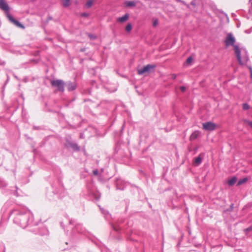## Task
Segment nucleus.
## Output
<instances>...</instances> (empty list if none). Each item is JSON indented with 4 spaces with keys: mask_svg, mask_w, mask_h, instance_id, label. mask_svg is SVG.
Masks as SVG:
<instances>
[{
    "mask_svg": "<svg viewBox=\"0 0 252 252\" xmlns=\"http://www.w3.org/2000/svg\"><path fill=\"white\" fill-rule=\"evenodd\" d=\"M10 215L13 217V222L23 228L33 224V215L26 208L14 209L11 211Z\"/></svg>",
    "mask_w": 252,
    "mask_h": 252,
    "instance_id": "1",
    "label": "nucleus"
},
{
    "mask_svg": "<svg viewBox=\"0 0 252 252\" xmlns=\"http://www.w3.org/2000/svg\"><path fill=\"white\" fill-rule=\"evenodd\" d=\"M52 193L54 196L51 198L50 195L48 196L49 199L50 200H55L57 199L61 198L64 193V189L63 186L60 181L57 180L52 184Z\"/></svg>",
    "mask_w": 252,
    "mask_h": 252,
    "instance_id": "2",
    "label": "nucleus"
},
{
    "mask_svg": "<svg viewBox=\"0 0 252 252\" xmlns=\"http://www.w3.org/2000/svg\"><path fill=\"white\" fill-rule=\"evenodd\" d=\"M235 53L238 62L240 65H246L247 67L248 66H251L248 63L250 59L247 52H246L245 55H243L242 57L241 56V50L239 46H236L235 47Z\"/></svg>",
    "mask_w": 252,
    "mask_h": 252,
    "instance_id": "3",
    "label": "nucleus"
},
{
    "mask_svg": "<svg viewBox=\"0 0 252 252\" xmlns=\"http://www.w3.org/2000/svg\"><path fill=\"white\" fill-rule=\"evenodd\" d=\"M51 84L52 87L57 89V91L62 93L64 91L65 82L61 79H56L51 81Z\"/></svg>",
    "mask_w": 252,
    "mask_h": 252,
    "instance_id": "4",
    "label": "nucleus"
},
{
    "mask_svg": "<svg viewBox=\"0 0 252 252\" xmlns=\"http://www.w3.org/2000/svg\"><path fill=\"white\" fill-rule=\"evenodd\" d=\"M235 42V38L233 34L231 33H228L224 41L225 46L227 47L229 46H232L233 47L234 50H235V47L238 46L237 45L234 44Z\"/></svg>",
    "mask_w": 252,
    "mask_h": 252,
    "instance_id": "5",
    "label": "nucleus"
},
{
    "mask_svg": "<svg viewBox=\"0 0 252 252\" xmlns=\"http://www.w3.org/2000/svg\"><path fill=\"white\" fill-rule=\"evenodd\" d=\"M156 67V65L155 64H147V65L144 66L142 68L138 69V74L139 75H142L146 72L149 73L151 71V69L155 68Z\"/></svg>",
    "mask_w": 252,
    "mask_h": 252,
    "instance_id": "6",
    "label": "nucleus"
},
{
    "mask_svg": "<svg viewBox=\"0 0 252 252\" xmlns=\"http://www.w3.org/2000/svg\"><path fill=\"white\" fill-rule=\"evenodd\" d=\"M72 232L73 235H75L76 233L85 234L86 229L84 227H83L82 224L77 223L75 225L74 228L72 229Z\"/></svg>",
    "mask_w": 252,
    "mask_h": 252,
    "instance_id": "7",
    "label": "nucleus"
},
{
    "mask_svg": "<svg viewBox=\"0 0 252 252\" xmlns=\"http://www.w3.org/2000/svg\"><path fill=\"white\" fill-rule=\"evenodd\" d=\"M203 128L205 130L213 131L215 130L216 127V125L212 122H207L202 124Z\"/></svg>",
    "mask_w": 252,
    "mask_h": 252,
    "instance_id": "8",
    "label": "nucleus"
},
{
    "mask_svg": "<svg viewBox=\"0 0 252 252\" xmlns=\"http://www.w3.org/2000/svg\"><path fill=\"white\" fill-rule=\"evenodd\" d=\"M65 147L67 148H70L74 151L78 152L80 150V147L76 143L67 140L65 144Z\"/></svg>",
    "mask_w": 252,
    "mask_h": 252,
    "instance_id": "9",
    "label": "nucleus"
},
{
    "mask_svg": "<svg viewBox=\"0 0 252 252\" xmlns=\"http://www.w3.org/2000/svg\"><path fill=\"white\" fill-rule=\"evenodd\" d=\"M6 17L10 22L13 23L14 25H15L17 27H19V28H20L22 29L25 28V27L24 26V25L22 24H21V23H20L18 20L14 19L10 13H6Z\"/></svg>",
    "mask_w": 252,
    "mask_h": 252,
    "instance_id": "10",
    "label": "nucleus"
},
{
    "mask_svg": "<svg viewBox=\"0 0 252 252\" xmlns=\"http://www.w3.org/2000/svg\"><path fill=\"white\" fill-rule=\"evenodd\" d=\"M116 189L123 190L126 187V183L121 179L118 178L115 180Z\"/></svg>",
    "mask_w": 252,
    "mask_h": 252,
    "instance_id": "11",
    "label": "nucleus"
},
{
    "mask_svg": "<svg viewBox=\"0 0 252 252\" xmlns=\"http://www.w3.org/2000/svg\"><path fill=\"white\" fill-rule=\"evenodd\" d=\"M65 86L66 87L67 89L69 92L73 91L77 88L76 83L75 82H71L70 81L65 82Z\"/></svg>",
    "mask_w": 252,
    "mask_h": 252,
    "instance_id": "12",
    "label": "nucleus"
},
{
    "mask_svg": "<svg viewBox=\"0 0 252 252\" xmlns=\"http://www.w3.org/2000/svg\"><path fill=\"white\" fill-rule=\"evenodd\" d=\"M0 8L4 10L5 12V14L6 13H9V7L8 5L4 1V0H0Z\"/></svg>",
    "mask_w": 252,
    "mask_h": 252,
    "instance_id": "13",
    "label": "nucleus"
},
{
    "mask_svg": "<svg viewBox=\"0 0 252 252\" xmlns=\"http://www.w3.org/2000/svg\"><path fill=\"white\" fill-rule=\"evenodd\" d=\"M201 155H203V154H200L199 156L194 158L193 164L195 166H199L202 161V158L201 157Z\"/></svg>",
    "mask_w": 252,
    "mask_h": 252,
    "instance_id": "14",
    "label": "nucleus"
},
{
    "mask_svg": "<svg viewBox=\"0 0 252 252\" xmlns=\"http://www.w3.org/2000/svg\"><path fill=\"white\" fill-rule=\"evenodd\" d=\"M128 17L129 14L128 13H126L123 16L118 18L117 21L118 22L124 23L128 19Z\"/></svg>",
    "mask_w": 252,
    "mask_h": 252,
    "instance_id": "15",
    "label": "nucleus"
},
{
    "mask_svg": "<svg viewBox=\"0 0 252 252\" xmlns=\"http://www.w3.org/2000/svg\"><path fill=\"white\" fill-rule=\"evenodd\" d=\"M251 5L249 9V12L247 14V18L248 19L252 20V0H249Z\"/></svg>",
    "mask_w": 252,
    "mask_h": 252,
    "instance_id": "16",
    "label": "nucleus"
},
{
    "mask_svg": "<svg viewBox=\"0 0 252 252\" xmlns=\"http://www.w3.org/2000/svg\"><path fill=\"white\" fill-rule=\"evenodd\" d=\"M199 135V132L198 131H195L192 133L190 136V140L191 141L195 140Z\"/></svg>",
    "mask_w": 252,
    "mask_h": 252,
    "instance_id": "17",
    "label": "nucleus"
},
{
    "mask_svg": "<svg viewBox=\"0 0 252 252\" xmlns=\"http://www.w3.org/2000/svg\"><path fill=\"white\" fill-rule=\"evenodd\" d=\"M237 177H233L231 179L228 181V184L229 186H233L237 182Z\"/></svg>",
    "mask_w": 252,
    "mask_h": 252,
    "instance_id": "18",
    "label": "nucleus"
},
{
    "mask_svg": "<svg viewBox=\"0 0 252 252\" xmlns=\"http://www.w3.org/2000/svg\"><path fill=\"white\" fill-rule=\"evenodd\" d=\"M11 205V202L10 201H7L6 202L4 205L3 206L1 211H3L4 212H5L8 208Z\"/></svg>",
    "mask_w": 252,
    "mask_h": 252,
    "instance_id": "19",
    "label": "nucleus"
},
{
    "mask_svg": "<svg viewBox=\"0 0 252 252\" xmlns=\"http://www.w3.org/2000/svg\"><path fill=\"white\" fill-rule=\"evenodd\" d=\"M125 4L127 7H134L136 5V2L133 1H126Z\"/></svg>",
    "mask_w": 252,
    "mask_h": 252,
    "instance_id": "20",
    "label": "nucleus"
},
{
    "mask_svg": "<svg viewBox=\"0 0 252 252\" xmlns=\"http://www.w3.org/2000/svg\"><path fill=\"white\" fill-rule=\"evenodd\" d=\"M131 30H132V25L130 23H128L126 27V32H129L131 31Z\"/></svg>",
    "mask_w": 252,
    "mask_h": 252,
    "instance_id": "21",
    "label": "nucleus"
},
{
    "mask_svg": "<svg viewBox=\"0 0 252 252\" xmlns=\"http://www.w3.org/2000/svg\"><path fill=\"white\" fill-rule=\"evenodd\" d=\"M93 0H89L86 2V5L88 8H90L93 5Z\"/></svg>",
    "mask_w": 252,
    "mask_h": 252,
    "instance_id": "22",
    "label": "nucleus"
},
{
    "mask_svg": "<svg viewBox=\"0 0 252 252\" xmlns=\"http://www.w3.org/2000/svg\"><path fill=\"white\" fill-rule=\"evenodd\" d=\"M70 0H63V5L64 7H68L69 5Z\"/></svg>",
    "mask_w": 252,
    "mask_h": 252,
    "instance_id": "23",
    "label": "nucleus"
},
{
    "mask_svg": "<svg viewBox=\"0 0 252 252\" xmlns=\"http://www.w3.org/2000/svg\"><path fill=\"white\" fill-rule=\"evenodd\" d=\"M247 181V179L246 178H244L242 179L239 180L237 184L238 186L241 185L242 184H243L244 183L246 182Z\"/></svg>",
    "mask_w": 252,
    "mask_h": 252,
    "instance_id": "24",
    "label": "nucleus"
},
{
    "mask_svg": "<svg viewBox=\"0 0 252 252\" xmlns=\"http://www.w3.org/2000/svg\"><path fill=\"white\" fill-rule=\"evenodd\" d=\"M242 108L244 110H247L250 108V106L248 103H245L243 104Z\"/></svg>",
    "mask_w": 252,
    "mask_h": 252,
    "instance_id": "25",
    "label": "nucleus"
},
{
    "mask_svg": "<svg viewBox=\"0 0 252 252\" xmlns=\"http://www.w3.org/2000/svg\"><path fill=\"white\" fill-rule=\"evenodd\" d=\"M190 4L191 5L195 7L196 6L198 5V2H197V0H193L192 1H191Z\"/></svg>",
    "mask_w": 252,
    "mask_h": 252,
    "instance_id": "26",
    "label": "nucleus"
},
{
    "mask_svg": "<svg viewBox=\"0 0 252 252\" xmlns=\"http://www.w3.org/2000/svg\"><path fill=\"white\" fill-rule=\"evenodd\" d=\"M243 121L245 123L248 124L252 128V121H249L247 119H244Z\"/></svg>",
    "mask_w": 252,
    "mask_h": 252,
    "instance_id": "27",
    "label": "nucleus"
},
{
    "mask_svg": "<svg viewBox=\"0 0 252 252\" xmlns=\"http://www.w3.org/2000/svg\"><path fill=\"white\" fill-rule=\"evenodd\" d=\"M6 186V183L4 181L0 178V186L1 187H4Z\"/></svg>",
    "mask_w": 252,
    "mask_h": 252,
    "instance_id": "28",
    "label": "nucleus"
},
{
    "mask_svg": "<svg viewBox=\"0 0 252 252\" xmlns=\"http://www.w3.org/2000/svg\"><path fill=\"white\" fill-rule=\"evenodd\" d=\"M5 247L3 243H0V252H4Z\"/></svg>",
    "mask_w": 252,
    "mask_h": 252,
    "instance_id": "29",
    "label": "nucleus"
},
{
    "mask_svg": "<svg viewBox=\"0 0 252 252\" xmlns=\"http://www.w3.org/2000/svg\"><path fill=\"white\" fill-rule=\"evenodd\" d=\"M233 208H234V204H231L230 205V206H229V208H228V209H227V211H229V212H231V211H233Z\"/></svg>",
    "mask_w": 252,
    "mask_h": 252,
    "instance_id": "30",
    "label": "nucleus"
},
{
    "mask_svg": "<svg viewBox=\"0 0 252 252\" xmlns=\"http://www.w3.org/2000/svg\"><path fill=\"white\" fill-rule=\"evenodd\" d=\"M252 231V226H250L249 227L245 229V232L247 233L248 232H250Z\"/></svg>",
    "mask_w": 252,
    "mask_h": 252,
    "instance_id": "31",
    "label": "nucleus"
},
{
    "mask_svg": "<svg viewBox=\"0 0 252 252\" xmlns=\"http://www.w3.org/2000/svg\"><path fill=\"white\" fill-rule=\"evenodd\" d=\"M192 57H189L187 59V61H186V63H190L192 62Z\"/></svg>",
    "mask_w": 252,
    "mask_h": 252,
    "instance_id": "32",
    "label": "nucleus"
},
{
    "mask_svg": "<svg viewBox=\"0 0 252 252\" xmlns=\"http://www.w3.org/2000/svg\"><path fill=\"white\" fill-rule=\"evenodd\" d=\"M81 15L82 17H88V16H89V13L84 12V13H81Z\"/></svg>",
    "mask_w": 252,
    "mask_h": 252,
    "instance_id": "33",
    "label": "nucleus"
},
{
    "mask_svg": "<svg viewBox=\"0 0 252 252\" xmlns=\"http://www.w3.org/2000/svg\"><path fill=\"white\" fill-rule=\"evenodd\" d=\"M112 227L113 228V229L115 230L116 231H119V230H120L119 228H118L117 227H116L114 225H112Z\"/></svg>",
    "mask_w": 252,
    "mask_h": 252,
    "instance_id": "34",
    "label": "nucleus"
},
{
    "mask_svg": "<svg viewBox=\"0 0 252 252\" xmlns=\"http://www.w3.org/2000/svg\"><path fill=\"white\" fill-rule=\"evenodd\" d=\"M248 68L249 69L251 73V77L252 78V66H248Z\"/></svg>",
    "mask_w": 252,
    "mask_h": 252,
    "instance_id": "35",
    "label": "nucleus"
},
{
    "mask_svg": "<svg viewBox=\"0 0 252 252\" xmlns=\"http://www.w3.org/2000/svg\"><path fill=\"white\" fill-rule=\"evenodd\" d=\"M180 90L182 92H184L186 90V88L185 86H181Z\"/></svg>",
    "mask_w": 252,
    "mask_h": 252,
    "instance_id": "36",
    "label": "nucleus"
},
{
    "mask_svg": "<svg viewBox=\"0 0 252 252\" xmlns=\"http://www.w3.org/2000/svg\"><path fill=\"white\" fill-rule=\"evenodd\" d=\"M93 174L94 175L97 176V175H98L99 172L97 170H94L93 171Z\"/></svg>",
    "mask_w": 252,
    "mask_h": 252,
    "instance_id": "37",
    "label": "nucleus"
},
{
    "mask_svg": "<svg viewBox=\"0 0 252 252\" xmlns=\"http://www.w3.org/2000/svg\"><path fill=\"white\" fill-rule=\"evenodd\" d=\"M181 3H183V4H184V5H186V6H187V7L188 8H190V7H189V4H187V3H186V2H185L184 1H183V0H182V1H181Z\"/></svg>",
    "mask_w": 252,
    "mask_h": 252,
    "instance_id": "38",
    "label": "nucleus"
},
{
    "mask_svg": "<svg viewBox=\"0 0 252 252\" xmlns=\"http://www.w3.org/2000/svg\"><path fill=\"white\" fill-rule=\"evenodd\" d=\"M158 24V20H156L154 21V22H153V26L154 27H156Z\"/></svg>",
    "mask_w": 252,
    "mask_h": 252,
    "instance_id": "39",
    "label": "nucleus"
},
{
    "mask_svg": "<svg viewBox=\"0 0 252 252\" xmlns=\"http://www.w3.org/2000/svg\"><path fill=\"white\" fill-rule=\"evenodd\" d=\"M52 19V17L50 15H49L47 19L46 22L48 23L50 20H51Z\"/></svg>",
    "mask_w": 252,
    "mask_h": 252,
    "instance_id": "40",
    "label": "nucleus"
},
{
    "mask_svg": "<svg viewBox=\"0 0 252 252\" xmlns=\"http://www.w3.org/2000/svg\"><path fill=\"white\" fill-rule=\"evenodd\" d=\"M252 27H251V30H246L245 31V33H250L251 32H252Z\"/></svg>",
    "mask_w": 252,
    "mask_h": 252,
    "instance_id": "41",
    "label": "nucleus"
},
{
    "mask_svg": "<svg viewBox=\"0 0 252 252\" xmlns=\"http://www.w3.org/2000/svg\"><path fill=\"white\" fill-rule=\"evenodd\" d=\"M89 37H90L91 39H94L95 38V36L93 35H89Z\"/></svg>",
    "mask_w": 252,
    "mask_h": 252,
    "instance_id": "42",
    "label": "nucleus"
},
{
    "mask_svg": "<svg viewBox=\"0 0 252 252\" xmlns=\"http://www.w3.org/2000/svg\"><path fill=\"white\" fill-rule=\"evenodd\" d=\"M171 76H172V78L173 79H176V77H177V76H176V75L175 74H172L171 75Z\"/></svg>",
    "mask_w": 252,
    "mask_h": 252,
    "instance_id": "43",
    "label": "nucleus"
},
{
    "mask_svg": "<svg viewBox=\"0 0 252 252\" xmlns=\"http://www.w3.org/2000/svg\"><path fill=\"white\" fill-rule=\"evenodd\" d=\"M9 76L8 75H7V80L3 86V87H4V86L5 85V84L8 82V81H9Z\"/></svg>",
    "mask_w": 252,
    "mask_h": 252,
    "instance_id": "44",
    "label": "nucleus"
},
{
    "mask_svg": "<svg viewBox=\"0 0 252 252\" xmlns=\"http://www.w3.org/2000/svg\"><path fill=\"white\" fill-rule=\"evenodd\" d=\"M102 213L105 215H106L108 214V212L105 210H102Z\"/></svg>",
    "mask_w": 252,
    "mask_h": 252,
    "instance_id": "45",
    "label": "nucleus"
},
{
    "mask_svg": "<svg viewBox=\"0 0 252 252\" xmlns=\"http://www.w3.org/2000/svg\"><path fill=\"white\" fill-rule=\"evenodd\" d=\"M69 224H72L74 222V220H69Z\"/></svg>",
    "mask_w": 252,
    "mask_h": 252,
    "instance_id": "46",
    "label": "nucleus"
},
{
    "mask_svg": "<svg viewBox=\"0 0 252 252\" xmlns=\"http://www.w3.org/2000/svg\"><path fill=\"white\" fill-rule=\"evenodd\" d=\"M175 0L179 2H181V1H182V0Z\"/></svg>",
    "mask_w": 252,
    "mask_h": 252,
    "instance_id": "47",
    "label": "nucleus"
},
{
    "mask_svg": "<svg viewBox=\"0 0 252 252\" xmlns=\"http://www.w3.org/2000/svg\"><path fill=\"white\" fill-rule=\"evenodd\" d=\"M15 194L17 196H18V193H17V191H15Z\"/></svg>",
    "mask_w": 252,
    "mask_h": 252,
    "instance_id": "48",
    "label": "nucleus"
},
{
    "mask_svg": "<svg viewBox=\"0 0 252 252\" xmlns=\"http://www.w3.org/2000/svg\"><path fill=\"white\" fill-rule=\"evenodd\" d=\"M34 129H37V128L35 126H34Z\"/></svg>",
    "mask_w": 252,
    "mask_h": 252,
    "instance_id": "49",
    "label": "nucleus"
}]
</instances>
